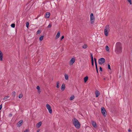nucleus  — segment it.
<instances>
[{
  "label": "nucleus",
  "instance_id": "obj_32",
  "mask_svg": "<svg viewBox=\"0 0 132 132\" xmlns=\"http://www.w3.org/2000/svg\"><path fill=\"white\" fill-rule=\"evenodd\" d=\"M40 33V31L39 30H38L37 31V34H39Z\"/></svg>",
  "mask_w": 132,
  "mask_h": 132
},
{
  "label": "nucleus",
  "instance_id": "obj_43",
  "mask_svg": "<svg viewBox=\"0 0 132 132\" xmlns=\"http://www.w3.org/2000/svg\"><path fill=\"white\" fill-rule=\"evenodd\" d=\"M95 62V66L97 65V62Z\"/></svg>",
  "mask_w": 132,
  "mask_h": 132
},
{
  "label": "nucleus",
  "instance_id": "obj_16",
  "mask_svg": "<svg viewBox=\"0 0 132 132\" xmlns=\"http://www.w3.org/2000/svg\"><path fill=\"white\" fill-rule=\"evenodd\" d=\"M88 79V77L87 76L84 78V80L85 82H86L87 81Z\"/></svg>",
  "mask_w": 132,
  "mask_h": 132
},
{
  "label": "nucleus",
  "instance_id": "obj_23",
  "mask_svg": "<svg viewBox=\"0 0 132 132\" xmlns=\"http://www.w3.org/2000/svg\"><path fill=\"white\" fill-rule=\"evenodd\" d=\"M26 27L27 28H28V27H29V23L28 22H27L26 23Z\"/></svg>",
  "mask_w": 132,
  "mask_h": 132
},
{
  "label": "nucleus",
  "instance_id": "obj_17",
  "mask_svg": "<svg viewBox=\"0 0 132 132\" xmlns=\"http://www.w3.org/2000/svg\"><path fill=\"white\" fill-rule=\"evenodd\" d=\"M44 37V35H43V36H40L39 38V40L40 41H42L43 40V38Z\"/></svg>",
  "mask_w": 132,
  "mask_h": 132
},
{
  "label": "nucleus",
  "instance_id": "obj_1",
  "mask_svg": "<svg viewBox=\"0 0 132 132\" xmlns=\"http://www.w3.org/2000/svg\"><path fill=\"white\" fill-rule=\"evenodd\" d=\"M122 44L121 42H118L116 43L115 46V51L118 54L121 53L122 52Z\"/></svg>",
  "mask_w": 132,
  "mask_h": 132
},
{
  "label": "nucleus",
  "instance_id": "obj_9",
  "mask_svg": "<svg viewBox=\"0 0 132 132\" xmlns=\"http://www.w3.org/2000/svg\"><path fill=\"white\" fill-rule=\"evenodd\" d=\"M91 122L92 125L93 127L94 128H96L97 127V125L96 122L93 121H92Z\"/></svg>",
  "mask_w": 132,
  "mask_h": 132
},
{
  "label": "nucleus",
  "instance_id": "obj_46",
  "mask_svg": "<svg viewBox=\"0 0 132 132\" xmlns=\"http://www.w3.org/2000/svg\"><path fill=\"white\" fill-rule=\"evenodd\" d=\"M38 92L39 93H40V92H41V91L40 90H38Z\"/></svg>",
  "mask_w": 132,
  "mask_h": 132
},
{
  "label": "nucleus",
  "instance_id": "obj_24",
  "mask_svg": "<svg viewBox=\"0 0 132 132\" xmlns=\"http://www.w3.org/2000/svg\"><path fill=\"white\" fill-rule=\"evenodd\" d=\"M106 50L107 51H109V48L107 45L106 47Z\"/></svg>",
  "mask_w": 132,
  "mask_h": 132
},
{
  "label": "nucleus",
  "instance_id": "obj_44",
  "mask_svg": "<svg viewBox=\"0 0 132 132\" xmlns=\"http://www.w3.org/2000/svg\"><path fill=\"white\" fill-rule=\"evenodd\" d=\"M40 131V130L39 129H38V130L37 131V132H39Z\"/></svg>",
  "mask_w": 132,
  "mask_h": 132
},
{
  "label": "nucleus",
  "instance_id": "obj_27",
  "mask_svg": "<svg viewBox=\"0 0 132 132\" xmlns=\"http://www.w3.org/2000/svg\"><path fill=\"white\" fill-rule=\"evenodd\" d=\"M90 54V56H91V60H93L94 59H93V56L92 54V53H91Z\"/></svg>",
  "mask_w": 132,
  "mask_h": 132
},
{
  "label": "nucleus",
  "instance_id": "obj_39",
  "mask_svg": "<svg viewBox=\"0 0 132 132\" xmlns=\"http://www.w3.org/2000/svg\"><path fill=\"white\" fill-rule=\"evenodd\" d=\"M12 114L11 113H10L9 114V116L10 117H11L12 116Z\"/></svg>",
  "mask_w": 132,
  "mask_h": 132
},
{
  "label": "nucleus",
  "instance_id": "obj_45",
  "mask_svg": "<svg viewBox=\"0 0 132 132\" xmlns=\"http://www.w3.org/2000/svg\"><path fill=\"white\" fill-rule=\"evenodd\" d=\"M96 71H97V73H98V69L97 70H96Z\"/></svg>",
  "mask_w": 132,
  "mask_h": 132
},
{
  "label": "nucleus",
  "instance_id": "obj_36",
  "mask_svg": "<svg viewBox=\"0 0 132 132\" xmlns=\"http://www.w3.org/2000/svg\"><path fill=\"white\" fill-rule=\"evenodd\" d=\"M100 71H102V68L101 67H100Z\"/></svg>",
  "mask_w": 132,
  "mask_h": 132
},
{
  "label": "nucleus",
  "instance_id": "obj_35",
  "mask_svg": "<svg viewBox=\"0 0 132 132\" xmlns=\"http://www.w3.org/2000/svg\"><path fill=\"white\" fill-rule=\"evenodd\" d=\"M64 36H62L60 38V40H62L64 38Z\"/></svg>",
  "mask_w": 132,
  "mask_h": 132
},
{
  "label": "nucleus",
  "instance_id": "obj_2",
  "mask_svg": "<svg viewBox=\"0 0 132 132\" xmlns=\"http://www.w3.org/2000/svg\"><path fill=\"white\" fill-rule=\"evenodd\" d=\"M73 123L76 128L78 129L80 128V124L76 118H74V121L73 120Z\"/></svg>",
  "mask_w": 132,
  "mask_h": 132
},
{
  "label": "nucleus",
  "instance_id": "obj_26",
  "mask_svg": "<svg viewBox=\"0 0 132 132\" xmlns=\"http://www.w3.org/2000/svg\"><path fill=\"white\" fill-rule=\"evenodd\" d=\"M52 27V25L50 23L49 25L47 27V28H51Z\"/></svg>",
  "mask_w": 132,
  "mask_h": 132
},
{
  "label": "nucleus",
  "instance_id": "obj_10",
  "mask_svg": "<svg viewBox=\"0 0 132 132\" xmlns=\"http://www.w3.org/2000/svg\"><path fill=\"white\" fill-rule=\"evenodd\" d=\"M96 96V97H98L100 95V94L98 90H96L95 92Z\"/></svg>",
  "mask_w": 132,
  "mask_h": 132
},
{
  "label": "nucleus",
  "instance_id": "obj_5",
  "mask_svg": "<svg viewBox=\"0 0 132 132\" xmlns=\"http://www.w3.org/2000/svg\"><path fill=\"white\" fill-rule=\"evenodd\" d=\"M101 112L103 115L105 117L107 114L106 113V111L104 108L103 107H102L101 108Z\"/></svg>",
  "mask_w": 132,
  "mask_h": 132
},
{
  "label": "nucleus",
  "instance_id": "obj_31",
  "mask_svg": "<svg viewBox=\"0 0 132 132\" xmlns=\"http://www.w3.org/2000/svg\"><path fill=\"white\" fill-rule=\"evenodd\" d=\"M36 88L38 90H40V87L38 86Z\"/></svg>",
  "mask_w": 132,
  "mask_h": 132
},
{
  "label": "nucleus",
  "instance_id": "obj_4",
  "mask_svg": "<svg viewBox=\"0 0 132 132\" xmlns=\"http://www.w3.org/2000/svg\"><path fill=\"white\" fill-rule=\"evenodd\" d=\"M90 21L91 24H93L94 23L95 21V17L93 13H91L90 14Z\"/></svg>",
  "mask_w": 132,
  "mask_h": 132
},
{
  "label": "nucleus",
  "instance_id": "obj_19",
  "mask_svg": "<svg viewBox=\"0 0 132 132\" xmlns=\"http://www.w3.org/2000/svg\"><path fill=\"white\" fill-rule=\"evenodd\" d=\"M87 44H85L84 45H83L82 46V47L83 48H87Z\"/></svg>",
  "mask_w": 132,
  "mask_h": 132
},
{
  "label": "nucleus",
  "instance_id": "obj_33",
  "mask_svg": "<svg viewBox=\"0 0 132 132\" xmlns=\"http://www.w3.org/2000/svg\"><path fill=\"white\" fill-rule=\"evenodd\" d=\"M127 1L130 3V5H131L132 4L131 1V0H127Z\"/></svg>",
  "mask_w": 132,
  "mask_h": 132
},
{
  "label": "nucleus",
  "instance_id": "obj_14",
  "mask_svg": "<svg viewBox=\"0 0 132 132\" xmlns=\"http://www.w3.org/2000/svg\"><path fill=\"white\" fill-rule=\"evenodd\" d=\"M60 31H58L55 37V39H57L59 38L60 36Z\"/></svg>",
  "mask_w": 132,
  "mask_h": 132
},
{
  "label": "nucleus",
  "instance_id": "obj_25",
  "mask_svg": "<svg viewBox=\"0 0 132 132\" xmlns=\"http://www.w3.org/2000/svg\"><path fill=\"white\" fill-rule=\"evenodd\" d=\"M15 24L14 23H13L11 25V27L13 28H14L15 27Z\"/></svg>",
  "mask_w": 132,
  "mask_h": 132
},
{
  "label": "nucleus",
  "instance_id": "obj_29",
  "mask_svg": "<svg viewBox=\"0 0 132 132\" xmlns=\"http://www.w3.org/2000/svg\"><path fill=\"white\" fill-rule=\"evenodd\" d=\"M9 97V96H5L4 98H3V100H5V99H7Z\"/></svg>",
  "mask_w": 132,
  "mask_h": 132
},
{
  "label": "nucleus",
  "instance_id": "obj_11",
  "mask_svg": "<svg viewBox=\"0 0 132 132\" xmlns=\"http://www.w3.org/2000/svg\"><path fill=\"white\" fill-rule=\"evenodd\" d=\"M65 85L64 83H63L61 87V89L62 90H64L65 88Z\"/></svg>",
  "mask_w": 132,
  "mask_h": 132
},
{
  "label": "nucleus",
  "instance_id": "obj_15",
  "mask_svg": "<svg viewBox=\"0 0 132 132\" xmlns=\"http://www.w3.org/2000/svg\"><path fill=\"white\" fill-rule=\"evenodd\" d=\"M42 122L41 121H40L36 125L37 127L39 128V127L42 125Z\"/></svg>",
  "mask_w": 132,
  "mask_h": 132
},
{
  "label": "nucleus",
  "instance_id": "obj_42",
  "mask_svg": "<svg viewBox=\"0 0 132 132\" xmlns=\"http://www.w3.org/2000/svg\"><path fill=\"white\" fill-rule=\"evenodd\" d=\"M94 60L95 62H97L96 61V58H94Z\"/></svg>",
  "mask_w": 132,
  "mask_h": 132
},
{
  "label": "nucleus",
  "instance_id": "obj_37",
  "mask_svg": "<svg viewBox=\"0 0 132 132\" xmlns=\"http://www.w3.org/2000/svg\"><path fill=\"white\" fill-rule=\"evenodd\" d=\"M29 130L28 129H26L25 130H24V132H28Z\"/></svg>",
  "mask_w": 132,
  "mask_h": 132
},
{
  "label": "nucleus",
  "instance_id": "obj_22",
  "mask_svg": "<svg viewBox=\"0 0 132 132\" xmlns=\"http://www.w3.org/2000/svg\"><path fill=\"white\" fill-rule=\"evenodd\" d=\"M75 98V97L73 95L71 96L70 98V100H73Z\"/></svg>",
  "mask_w": 132,
  "mask_h": 132
},
{
  "label": "nucleus",
  "instance_id": "obj_28",
  "mask_svg": "<svg viewBox=\"0 0 132 132\" xmlns=\"http://www.w3.org/2000/svg\"><path fill=\"white\" fill-rule=\"evenodd\" d=\"M23 96V95L22 94H20L19 96V98H22V97Z\"/></svg>",
  "mask_w": 132,
  "mask_h": 132
},
{
  "label": "nucleus",
  "instance_id": "obj_13",
  "mask_svg": "<svg viewBox=\"0 0 132 132\" xmlns=\"http://www.w3.org/2000/svg\"><path fill=\"white\" fill-rule=\"evenodd\" d=\"M50 13L49 12H47L45 14V16L48 18L50 17Z\"/></svg>",
  "mask_w": 132,
  "mask_h": 132
},
{
  "label": "nucleus",
  "instance_id": "obj_48",
  "mask_svg": "<svg viewBox=\"0 0 132 132\" xmlns=\"http://www.w3.org/2000/svg\"><path fill=\"white\" fill-rule=\"evenodd\" d=\"M10 99H9V100H10Z\"/></svg>",
  "mask_w": 132,
  "mask_h": 132
},
{
  "label": "nucleus",
  "instance_id": "obj_3",
  "mask_svg": "<svg viewBox=\"0 0 132 132\" xmlns=\"http://www.w3.org/2000/svg\"><path fill=\"white\" fill-rule=\"evenodd\" d=\"M109 26L108 25H106L105 27L104 30V33L105 35L107 36L108 35V34L109 31Z\"/></svg>",
  "mask_w": 132,
  "mask_h": 132
},
{
  "label": "nucleus",
  "instance_id": "obj_41",
  "mask_svg": "<svg viewBox=\"0 0 132 132\" xmlns=\"http://www.w3.org/2000/svg\"><path fill=\"white\" fill-rule=\"evenodd\" d=\"M128 131L129 132H131V130L130 129H129L128 130Z\"/></svg>",
  "mask_w": 132,
  "mask_h": 132
},
{
  "label": "nucleus",
  "instance_id": "obj_38",
  "mask_svg": "<svg viewBox=\"0 0 132 132\" xmlns=\"http://www.w3.org/2000/svg\"><path fill=\"white\" fill-rule=\"evenodd\" d=\"M2 108V105L1 104L0 105V110H1Z\"/></svg>",
  "mask_w": 132,
  "mask_h": 132
},
{
  "label": "nucleus",
  "instance_id": "obj_8",
  "mask_svg": "<svg viewBox=\"0 0 132 132\" xmlns=\"http://www.w3.org/2000/svg\"><path fill=\"white\" fill-rule=\"evenodd\" d=\"M23 122V120H21L19 121L17 123V125L18 127H20L22 125Z\"/></svg>",
  "mask_w": 132,
  "mask_h": 132
},
{
  "label": "nucleus",
  "instance_id": "obj_40",
  "mask_svg": "<svg viewBox=\"0 0 132 132\" xmlns=\"http://www.w3.org/2000/svg\"><path fill=\"white\" fill-rule=\"evenodd\" d=\"M96 70L98 69L97 65L95 66Z\"/></svg>",
  "mask_w": 132,
  "mask_h": 132
},
{
  "label": "nucleus",
  "instance_id": "obj_12",
  "mask_svg": "<svg viewBox=\"0 0 132 132\" xmlns=\"http://www.w3.org/2000/svg\"><path fill=\"white\" fill-rule=\"evenodd\" d=\"M75 58H72L71 59L70 61V62L72 64L75 62Z\"/></svg>",
  "mask_w": 132,
  "mask_h": 132
},
{
  "label": "nucleus",
  "instance_id": "obj_47",
  "mask_svg": "<svg viewBox=\"0 0 132 132\" xmlns=\"http://www.w3.org/2000/svg\"><path fill=\"white\" fill-rule=\"evenodd\" d=\"M105 78H104V80H105Z\"/></svg>",
  "mask_w": 132,
  "mask_h": 132
},
{
  "label": "nucleus",
  "instance_id": "obj_34",
  "mask_svg": "<svg viewBox=\"0 0 132 132\" xmlns=\"http://www.w3.org/2000/svg\"><path fill=\"white\" fill-rule=\"evenodd\" d=\"M92 61V66H93L94 65V61L93 60H91Z\"/></svg>",
  "mask_w": 132,
  "mask_h": 132
},
{
  "label": "nucleus",
  "instance_id": "obj_20",
  "mask_svg": "<svg viewBox=\"0 0 132 132\" xmlns=\"http://www.w3.org/2000/svg\"><path fill=\"white\" fill-rule=\"evenodd\" d=\"M15 91H13L12 93V96L14 97L15 96Z\"/></svg>",
  "mask_w": 132,
  "mask_h": 132
},
{
  "label": "nucleus",
  "instance_id": "obj_18",
  "mask_svg": "<svg viewBox=\"0 0 132 132\" xmlns=\"http://www.w3.org/2000/svg\"><path fill=\"white\" fill-rule=\"evenodd\" d=\"M65 78L66 80H67L68 78V75L65 74L64 75Z\"/></svg>",
  "mask_w": 132,
  "mask_h": 132
},
{
  "label": "nucleus",
  "instance_id": "obj_30",
  "mask_svg": "<svg viewBox=\"0 0 132 132\" xmlns=\"http://www.w3.org/2000/svg\"><path fill=\"white\" fill-rule=\"evenodd\" d=\"M108 69L111 70V67L110 65L109 64H108Z\"/></svg>",
  "mask_w": 132,
  "mask_h": 132
},
{
  "label": "nucleus",
  "instance_id": "obj_21",
  "mask_svg": "<svg viewBox=\"0 0 132 132\" xmlns=\"http://www.w3.org/2000/svg\"><path fill=\"white\" fill-rule=\"evenodd\" d=\"M57 85L56 87L57 88H59V84H60V83L59 82V81H57Z\"/></svg>",
  "mask_w": 132,
  "mask_h": 132
},
{
  "label": "nucleus",
  "instance_id": "obj_7",
  "mask_svg": "<svg viewBox=\"0 0 132 132\" xmlns=\"http://www.w3.org/2000/svg\"><path fill=\"white\" fill-rule=\"evenodd\" d=\"M46 108L48 109L49 113L51 114L52 113V110L50 105L48 104L46 105Z\"/></svg>",
  "mask_w": 132,
  "mask_h": 132
},
{
  "label": "nucleus",
  "instance_id": "obj_6",
  "mask_svg": "<svg viewBox=\"0 0 132 132\" xmlns=\"http://www.w3.org/2000/svg\"><path fill=\"white\" fill-rule=\"evenodd\" d=\"M105 59L103 58H101L98 60V62L100 64H101L105 62Z\"/></svg>",
  "mask_w": 132,
  "mask_h": 132
}]
</instances>
